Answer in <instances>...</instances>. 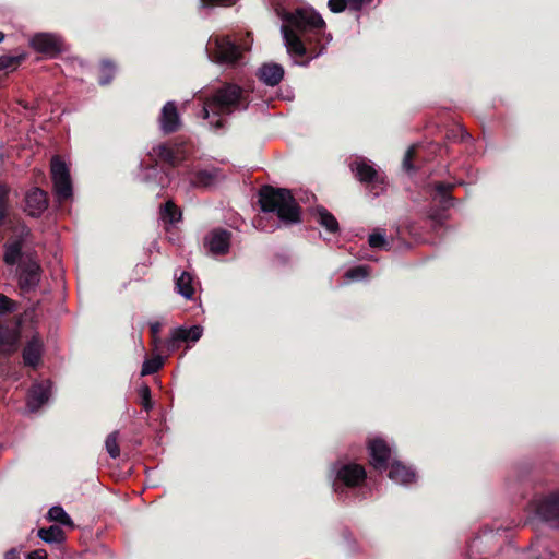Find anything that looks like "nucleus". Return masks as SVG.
<instances>
[{"label": "nucleus", "mask_w": 559, "mask_h": 559, "mask_svg": "<svg viewBox=\"0 0 559 559\" xmlns=\"http://www.w3.org/2000/svg\"><path fill=\"white\" fill-rule=\"evenodd\" d=\"M116 74V64L110 59H103L99 63L98 83L102 86L112 82Z\"/></svg>", "instance_id": "bb28decb"}, {"label": "nucleus", "mask_w": 559, "mask_h": 559, "mask_svg": "<svg viewBox=\"0 0 559 559\" xmlns=\"http://www.w3.org/2000/svg\"><path fill=\"white\" fill-rule=\"evenodd\" d=\"M118 431L109 433L105 441V448L111 459H117L120 455V448L118 444Z\"/></svg>", "instance_id": "473e14b6"}, {"label": "nucleus", "mask_w": 559, "mask_h": 559, "mask_svg": "<svg viewBox=\"0 0 559 559\" xmlns=\"http://www.w3.org/2000/svg\"><path fill=\"white\" fill-rule=\"evenodd\" d=\"M352 171L355 177L362 183L376 186L378 181V171L369 164L364 160L354 162L352 165Z\"/></svg>", "instance_id": "412c9836"}, {"label": "nucleus", "mask_w": 559, "mask_h": 559, "mask_svg": "<svg viewBox=\"0 0 559 559\" xmlns=\"http://www.w3.org/2000/svg\"><path fill=\"white\" fill-rule=\"evenodd\" d=\"M8 194L9 189L0 185V233L3 245H24L31 230L20 218L9 216Z\"/></svg>", "instance_id": "423d86ee"}, {"label": "nucleus", "mask_w": 559, "mask_h": 559, "mask_svg": "<svg viewBox=\"0 0 559 559\" xmlns=\"http://www.w3.org/2000/svg\"><path fill=\"white\" fill-rule=\"evenodd\" d=\"M233 233L226 228H214L204 238L203 245H230Z\"/></svg>", "instance_id": "a878e982"}, {"label": "nucleus", "mask_w": 559, "mask_h": 559, "mask_svg": "<svg viewBox=\"0 0 559 559\" xmlns=\"http://www.w3.org/2000/svg\"><path fill=\"white\" fill-rule=\"evenodd\" d=\"M51 394V384L49 381L36 383L32 386L27 397V407L31 412L37 411L45 404Z\"/></svg>", "instance_id": "2eb2a0df"}, {"label": "nucleus", "mask_w": 559, "mask_h": 559, "mask_svg": "<svg viewBox=\"0 0 559 559\" xmlns=\"http://www.w3.org/2000/svg\"><path fill=\"white\" fill-rule=\"evenodd\" d=\"M148 156L150 163L142 162L141 167L146 170L157 171L158 163L160 162L163 164L160 166L163 175L158 180L160 187H166L170 182L173 169L186 159L185 152L181 148L167 143H160L153 147Z\"/></svg>", "instance_id": "39448f33"}, {"label": "nucleus", "mask_w": 559, "mask_h": 559, "mask_svg": "<svg viewBox=\"0 0 559 559\" xmlns=\"http://www.w3.org/2000/svg\"><path fill=\"white\" fill-rule=\"evenodd\" d=\"M238 0H201V4L204 8L210 7H231L236 4Z\"/></svg>", "instance_id": "58836bf2"}, {"label": "nucleus", "mask_w": 559, "mask_h": 559, "mask_svg": "<svg viewBox=\"0 0 559 559\" xmlns=\"http://www.w3.org/2000/svg\"><path fill=\"white\" fill-rule=\"evenodd\" d=\"M455 185L450 182L438 181L435 183V200L443 210H448L453 204L452 190Z\"/></svg>", "instance_id": "393cba45"}, {"label": "nucleus", "mask_w": 559, "mask_h": 559, "mask_svg": "<svg viewBox=\"0 0 559 559\" xmlns=\"http://www.w3.org/2000/svg\"><path fill=\"white\" fill-rule=\"evenodd\" d=\"M159 216L164 223L168 240L174 242L176 239H179L177 236V225L182 221V211L180 207H178L173 200H168L160 205Z\"/></svg>", "instance_id": "1a4fd4ad"}, {"label": "nucleus", "mask_w": 559, "mask_h": 559, "mask_svg": "<svg viewBox=\"0 0 559 559\" xmlns=\"http://www.w3.org/2000/svg\"><path fill=\"white\" fill-rule=\"evenodd\" d=\"M336 477L333 484L334 490L338 491L341 486L356 487L362 484L366 479L365 468L355 463L341 465L335 467Z\"/></svg>", "instance_id": "6e6552de"}, {"label": "nucleus", "mask_w": 559, "mask_h": 559, "mask_svg": "<svg viewBox=\"0 0 559 559\" xmlns=\"http://www.w3.org/2000/svg\"><path fill=\"white\" fill-rule=\"evenodd\" d=\"M312 217L325 231L328 236L323 239L332 241L340 234V224L336 217L324 206L318 205L312 210Z\"/></svg>", "instance_id": "9b49d317"}, {"label": "nucleus", "mask_w": 559, "mask_h": 559, "mask_svg": "<svg viewBox=\"0 0 559 559\" xmlns=\"http://www.w3.org/2000/svg\"><path fill=\"white\" fill-rule=\"evenodd\" d=\"M249 95L243 88L234 83H226L217 88L203 108L204 117L209 118L207 107L216 115H230L237 110H246L249 106Z\"/></svg>", "instance_id": "20e7f679"}, {"label": "nucleus", "mask_w": 559, "mask_h": 559, "mask_svg": "<svg viewBox=\"0 0 559 559\" xmlns=\"http://www.w3.org/2000/svg\"><path fill=\"white\" fill-rule=\"evenodd\" d=\"M218 175L219 170L217 168L200 169L191 175L190 183L194 188H211L216 183Z\"/></svg>", "instance_id": "aec40b11"}, {"label": "nucleus", "mask_w": 559, "mask_h": 559, "mask_svg": "<svg viewBox=\"0 0 559 559\" xmlns=\"http://www.w3.org/2000/svg\"><path fill=\"white\" fill-rule=\"evenodd\" d=\"M163 359L160 357H154L146 359L142 365L141 376H147L156 372L163 366Z\"/></svg>", "instance_id": "72a5a7b5"}, {"label": "nucleus", "mask_w": 559, "mask_h": 559, "mask_svg": "<svg viewBox=\"0 0 559 559\" xmlns=\"http://www.w3.org/2000/svg\"><path fill=\"white\" fill-rule=\"evenodd\" d=\"M416 155V147L415 146H411L406 153H405V156H404V159H403V168L406 170V171H412V170H415V166L413 165L412 160L413 158L415 157Z\"/></svg>", "instance_id": "e433bc0d"}, {"label": "nucleus", "mask_w": 559, "mask_h": 559, "mask_svg": "<svg viewBox=\"0 0 559 559\" xmlns=\"http://www.w3.org/2000/svg\"><path fill=\"white\" fill-rule=\"evenodd\" d=\"M537 512L547 521H559V492L551 493L540 500L537 507Z\"/></svg>", "instance_id": "6ab92c4d"}, {"label": "nucleus", "mask_w": 559, "mask_h": 559, "mask_svg": "<svg viewBox=\"0 0 559 559\" xmlns=\"http://www.w3.org/2000/svg\"><path fill=\"white\" fill-rule=\"evenodd\" d=\"M48 518L51 521L61 523L62 525H72L71 518L60 506H53L48 511Z\"/></svg>", "instance_id": "2f4dec72"}, {"label": "nucleus", "mask_w": 559, "mask_h": 559, "mask_svg": "<svg viewBox=\"0 0 559 559\" xmlns=\"http://www.w3.org/2000/svg\"><path fill=\"white\" fill-rule=\"evenodd\" d=\"M160 324L158 322H154L151 324V331L153 335H156L159 332Z\"/></svg>", "instance_id": "a18cd8bd"}, {"label": "nucleus", "mask_w": 559, "mask_h": 559, "mask_svg": "<svg viewBox=\"0 0 559 559\" xmlns=\"http://www.w3.org/2000/svg\"><path fill=\"white\" fill-rule=\"evenodd\" d=\"M4 261L10 265H19V283L23 292H31L37 287L41 269L29 247H7Z\"/></svg>", "instance_id": "7ed1b4c3"}, {"label": "nucleus", "mask_w": 559, "mask_h": 559, "mask_svg": "<svg viewBox=\"0 0 559 559\" xmlns=\"http://www.w3.org/2000/svg\"><path fill=\"white\" fill-rule=\"evenodd\" d=\"M4 39V34L0 32V43Z\"/></svg>", "instance_id": "8fccbe9b"}, {"label": "nucleus", "mask_w": 559, "mask_h": 559, "mask_svg": "<svg viewBox=\"0 0 559 559\" xmlns=\"http://www.w3.org/2000/svg\"><path fill=\"white\" fill-rule=\"evenodd\" d=\"M229 247H207L205 254L210 258L217 259L227 254Z\"/></svg>", "instance_id": "ea45409f"}, {"label": "nucleus", "mask_w": 559, "mask_h": 559, "mask_svg": "<svg viewBox=\"0 0 559 559\" xmlns=\"http://www.w3.org/2000/svg\"><path fill=\"white\" fill-rule=\"evenodd\" d=\"M28 559H47V552L44 549H37L28 554Z\"/></svg>", "instance_id": "c03bdc74"}, {"label": "nucleus", "mask_w": 559, "mask_h": 559, "mask_svg": "<svg viewBox=\"0 0 559 559\" xmlns=\"http://www.w3.org/2000/svg\"><path fill=\"white\" fill-rule=\"evenodd\" d=\"M203 329L200 325L191 328H177L171 332V337L168 342V347L175 349L179 342H197L201 338Z\"/></svg>", "instance_id": "dca6fc26"}, {"label": "nucleus", "mask_w": 559, "mask_h": 559, "mask_svg": "<svg viewBox=\"0 0 559 559\" xmlns=\"http://www.w3.org/2000/svg\"><path fill=\"white\" fill-rule=\"evenodd\" d=\"M16 552L14 550H10L5 554V559H16Z\"/></svg>", "instance_id": "49530a36"}, {"label": "nucleus", "mask_w": 559, "mask_h": 559, "mask_svg": "<svg viewBox=\"0 0 559 559\" xmlns=\"http://www.w3.org/2000/svg\"><path fill=\"white\" fill-rule=\"evenodd\" d=\"M38 536L48 544L60 543L63 539V532L58 526H50L48 528H40Z\"/></svg>", "instance_id": "c85d7f7f"}, {"label": "nucleus", "mask_w": 559, "mask_h": 559, "mask_svg": "<svg viewBox=\"0 0 559 559\" xmlns=\"http://www.w3.org/2000/svg\"><path fill=\"white\" fill-rule=\"evenodd\" d=\"M329 9L333 13H341L343 12L348 5L346 0H329L328 2Z\"/></svg>", "instance_id": "a19ab883"}, {"label": "nucleus", "mask_w": 559, "mask_h": 559, "mask_svg": "<svg viewBox=\"0 0 559 559\" xmlns=\"http://www.w3.org/2000/svg\"><path fill=\"white\" fill-rule=\"evenodd\" d=\"M370 463L379 471L386 469L391 449L381 438H373L368 442Z\"/></svg>", "instance_id": "f8f14e48"}, {"label": "nucleus", "mask_w": 559, "mask_h": 559, "mask_svg": "<svg viewBox=\"0 0 559 559\" xmlns=\"http://www.w3.org/2000/svg\"><path fill=\"white\" fill-rule=\"evenodd\" d=\"M389 478L396 484L408 485L415 481V473L400 462H394L389 472Z\"/></svg>", "instance_id": "b1692460"}, {"label": "nucleus", "mask_w": 559, "mask_h": 559, "mask_svg": "<svg viewBox=\"0 0 559 559\" xmlns=\"http://www.w3.org/2000/svg\"><path fill=\"white\" fill-rule=\"evenodd\" d=\"M26 59V53H20L17 56H0V71L8 69H16Z\"/></svg>", "instance_id": "7c9ffc66"}, {"label": "nucleus", "mask_w": 559, "mask_h": 559, "mask_svg": "<svg viewBox=\"0 0 559 559\" xmlns=\"http://www.w3.org/2000/svg\"><path fill=\"white\" fill-rule=\"evenodd\" d=\"M139 394H140L141 403H142L143 407L146 411H150L152 408L150 388L147 385H142L139 390Z\"/></svg>", "instance_id": "4c0bfd02"}, {"label": "nucleus", "mask_w": 559, "mask_h": 559, "mask_svg": "<svg viewBox=\"0 0 559 559\" xmlns=\"http://www.w3.org/2000/svg\"><path fill=\"white\" fill-rule=\"evenodd\" d=\"M50 168L52 181L58 179L70 178V171L66 163L61 160L59 157L52 158Z\"/></svg>", "instance_id": "c756f323"}, {"label": "nucleus", "mask_w": 559, "mask_h": 559, "mask_svg": "<svg viewBox=\"0 0 559 559\" xmlns=\"http://www.w3.org/2000/svg\"><path fill=\"white\" fill-rule=\"evenodd\" d=\"M283 20L285 23L282 25V34L289 55L306 57L307 61L302 63L306 66L322 53L323 45L311 46L309 37L302 39L300 36L312 33L317 37L323 33L325 22L318 12L313 9L298 8L293 12L285 13Z\"/></svg>", "instance_id": "f257e3e1"}, {"label": "nucleus", "mask_w": 559, "mask_h": 559, "mask_svg": "<svg viewBox=\"0 0 559 559\" xmlns=\"http://www.w3.org/2000/svg\"><path fill=\"white\" fill-rule=\"evenodd\" d=\"M370 248H371V249H374L376 247H374V246H371Z\"/></svg>", "instance_id": "3c124183"}, {"label": "nucleus", "mask_w": 559, "mask_h": 559, "mask_svg": "<svg viewBox=\"0 0 559 559\" xmlns=\"http://www.w3.org/2000/svg\"><path fill=\"white\" fill-rule=\"evenodd\" d=\"M465 138H469V133H467V132H463V134H462V140H465Z\"/></svg>", "instance_id": "09e8293b"}, {"label": "nucleus", "mask_w": 559, "mask_h": 559, "mask_svg": "<svg viewBox=\"0 0 559 559\" xmlns=\"http://www.w3.org/2000/svg\"><path fill=\"white\" fill-rule=\"evenodd\" d=\"M214 58L218 63H236L241 57L240 47L229 36L215 38Z\"/></svg>", "instance_id": "9d476101"}, {"label": "nucleus", "mask_w": 559, "mask_h": 559, "mask_svg": "<svg viewBox=\"0 0 559 559\" xmlns=\"http://www.w3.org/2000/svg\"><path fill=\"white\" fill-rule=\"evenodd\" d=\"M368 245H388L386 231L384 229H374L368 238Z\"/></svg>", "instance_id": "c9c22d12"}, {"label": "nucleus", "mask_w": 559, "mask_h": 559, "mask_svg": "<svg viewBox=\"0 0 559 559\" xmlns=\"http://www.w3.org/2000/svg\"><path fill=\"white\" fill-rule=\"evenodd\" d=\"M53 190L58 201H67L72 197L71 177L66 179L53 180Z\"/></svg>", "instance_id": "cd10ccee"}, {"label": "nucleus", "mask_w": 559, "mask_h": 559, "mask_svg": "<svg viewBox=\"0 0 559 559\" xmlns=\"http://www.w3.org/2000/svg\"><path fill=\"white\" fill-rule=\"evenodd\" d=\"M371 0H346L347 2V5L349 7L350 10L353 11H359L361 10V8L369 3Z\"/></svg>", "instance_id": "37998d69"}, {"label": "nucleus", "mask_w": 559, "mask_h": 559, "mask_svg": "<svg viewBox=\"0 0 559 559\" xmlns=\"http://www.w3.org/2000/svg\"><path fill=\"white\" fill-rule=\"evenodd\" d=\"M258 203L262 212L276 214L284 225L301 222V206L289 189L264 185L258 191Z\"/></svg>", "instance_id": "f03ea898"}, {"label": "nucleus", "mask_w": 559, "mask_h": 559, "mask_svg": "<svg viewBox=\"0 0 559 559\" xmlns=\"http://www.w3.org/2000/svg\"><path fill=\"white\" fill-rule=\"evenodd\" d=\"M16 328L4 326L0 323V354H10L16 349L19 342Z\"/></svg>", "instance_id": "4be33fe9"}, {"label": "nucleus", "mask_w": 559, "mask_h": 559, "mask_svg": "<svg viewBox=\"0 0 559 559\" xmlns=\"http://www.w3.org/2000/svg\"><path fill=\"white\" fill-rule=\"evenodd\" d=\"M24 201V211L32 217H39L48 207L47 192L40 188L27 191Z\"/></svg>", "instance_id": "ddd939ff"}, {"label": "nucleus", "mask_w": 559, "mask_h": 559, "mask_svg": "<svg viewBox=\"0 0 559 559\" xmlns=\"http://www.w3.org/2000/svg\"><path fill=\"white\" fill-rule=\"evenodd\" d=\"M14 310V302L3 294H0V313Z\"/></svg>", "instance_id": "79ce46f5"}, {"label": "nucleus", "mask_w": 559, "mask_h": 559, "mask_svg": "<svg viewBox=\"0 0 559 559\" xmlns=\"http://www.w3.org/2000/svg\"><path fill=\"white\" fill-rule=\"evenodd\" d=\"M368 274H369V269L367 266L359 265V266L348 270L346 272L345 276L349 281H358V280L366 278L368 276Z\"/></svg>", "instance_id": "f704fd0d"}, {"label": "nucleus", "mask_w": 559, "mask_h": 559, "mask_svg": "<svg viewBox=\"0 0 559 559\" xmlns=\"http://www.w3.org/2000/svg\"><path fill=\"white\" fill-rule=\"evenodd\" d=\"M197 284L191 273L187 271H181L180 274H178V272L175 273L176 290L186 299L193 298Z\"/></svg>", "instance_id": "a211bd4d"}, {"label": "nucleus", "mask_w": 559, "mask_h": 559, "mask_svg": "<svg viewBox=\"0 0 559 559\" xmlns=\"http://www.w3.org/2000/svg\"><path fill=\"white\" fill-rule=\"evenodd\" d=\"M260 81L269 86H276L284 78V68L278 63H264L257 73Z\"/></svg>", "instance_id": "f3484780"}, {"label": "nucleus", "mask_w": 559, "mask_h": 559, "mask_svg": "<svg viewBox=\"0 0 559 559\" xmlns=\"http://www.w3.org/2000/svg\"><path fill=\"white\" fill-rule=\"evenodd\" d=\"M29 46L47 58H57L63 51L62 38L51 33H36L31 38Z\"/></svg>", "instance_id": "0eeeda50"}, {"label": "nucleus", "mask_w": 559, "mask_h": 559, "mask_svg": "<svg viewBox=\"0 0 559 559\" xmlns=\"http://www.w3.org/2000/svg\"><path fill=\"white\" fill-rule=\"evenodd\" d=\"M215 128H223L224 127V120L223 119H217L215 122H212Z\"/></svg>", "instance_id": "de8ad7c7"}, {"label": "nucleus", "mask_w": 559, "mask_h": 559, "mask_svg": "<svg viewBox=\"0 0 559 559\" xmlns=\"http://www.w3.org/2000/svg\"><path fill=\"white\" fill-rule=\"evenodd\" d=\"M160 130L165 134H171L180 129L181 120L178 114L177 106L174 102H167L159 116Z\"/></svg>", "instance_id": "4468645a"}, {"label": "nucleus", "mask_w": 559, "mask_h": 559, "mask_svg": "<svg viewBox=\"0 0 559 559\" xmlns=\"http://www.w3.org/2000/svg\"><path fill=\"white\" fill-rule=\"evenodd\" d=\"M43 343L38 336H34L23 350L24 364L36 367L41 358Z\"/></svg>", "instance_id": "5701e85b"}]
</instances>
